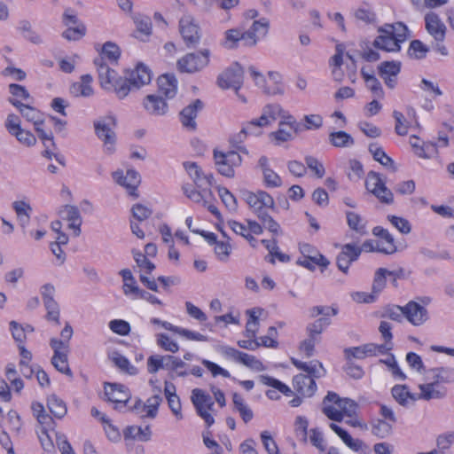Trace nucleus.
I'll use <instances>...</instances> for the list:
<instances>
[{"instance_id":"nucleus-21","label":"nucleus","mask_w":454,"mask_h":454,"mask_svg":"<svg viewBox=\"0 0 454 454\" xmlns=\"http://www.w3.org/2000/svg\"><path fill=\"white\" fill-rule=\"evenodd\" d=\"M426 380H433L438 385L454 383V368L441 366L428 369Z\"/></svg>"},{"instance_id":"nucleus-5","label":"nucleus","mask_w":454,"mask_h":454,"mask_svg":"<svg viewBox=\"0 0 454 454\" xmlns=\"http://www.w3.org/2000/svg\"><path fill=\"white\" fill-rule=\"evenodd\" d=\"M192 402L197 413L204 419L207 427H211L215 423L214 417L210 413L214 406L211 396L202 389L195 388L192 392Z\"/></svg>"},{"instance_id":"nucleus-14","label":"nucleus","mask_w":454,"mask_h":454,"mask_svg":"<svg viewBox=\"0 0 454 454\" xmlns=\"http://www.w3.org/2000/svg\"><path fill=\"white\" fill-rule=\"evenodd\" d=\"M362 253V248L356 244H345L341 247V250L337 255L336 263L338 269L347 274L350 264L356 262Z\"/></svg>"},{"instance_id":"nucleus-34","label":"nucleus","mask_w":454,"mask_h":454,"mask_svg":"<svg viewBox=\"0 0 454 454\" xmlns=\"http://www.w3.org/2000/svg\"><path fill=\"white\" fill-rule=\"evenodd\" d=\"M329 143L340 148L350 147L355 144L354 138L345 131H333L329 134Z\"/></svg>"},{"instance_id":"nucleus-7","label":"nucleus","mask_w":454,"mask_h":454,"mask_svg":"<svg viewBox=\"0 0 454 454\" xmlns=\"http://www.w3.org/2000/svg\"><path fill=\"white\" fill-rule=\"evenodd\" d=\"M300 251L302 256L298 258L297 263L309 270H314L316 265L326 268L330 264V262L309 244H301Z\"/></svg>"},{"instance_id":"nucleus-19","label":"nucleus","mask_w":454,"mask_h":454,"mask_svg":"<svg viewBox=\"0 0 454 454\" xmlns=\"http://www.w3.org/2000/svg\"><path fill=\"white\" fill-rule=\"evenodd\" d=\"M419 394L417 395L418 400L430 401L432 399H442L447 395V388L442 385L436 384L433 380L419 385Z\"/></svg>"},{"instance_id":"nucleus-59","label":"nucleus","mask_w":454,"mask_h":454,"mask_svg":"<svg viewBox=\"0 0 454 454\" xmlns=\"http://www.w3.org/2000/svg\"><path fill=\"white\" fill-rule=\"evenodd\" d=\"M387 272L388 270L385 268H380L375 272L372 290L374 293H380L386 286Z\"/></svg>"},{"instance_id":"nucleus-35","label":"nucleus","mask_w":454,"mask_h":454,"mask_svg":"<svg viewBox=\"0 0 454 454\" xmlns=\"http://www.w3.org/2000/svg\"><path fill=\"white\" fill-rule=\"evenodd\" d=\"M370 425L372 434L379 438H386L392 433L393 425L387 420L372 419Z\"/></svg>"},{"instance_id":"nucleus-46","label":"nucleus","mask_w":454,"mask_h":454,"mask_svg":"<svg viewBox=\"0 0 454 454\" xmlns=\"http://www.w3.org/2000/svg\"><path fill=\"white\" fill-rule=\"evenodd\" d=\"M238 362L256 372H262L265 369L259 359L247 353L241 352Z\"/></svg>"},{"instance_id":"nucleus-27","label":"nucleus","mask_w":454,"mask_h":454,"mask_svg":"<svg viewBox=\"0 0 454 454\" xmlns=\"http://www.w3.org/2000/svg\"><path fill=\"white\" fill-rule=\"evenodd\" d=\"M171 364V355H153L147 359V371L151 374L156 373L160 369L172 371Z\"/></svg>"},{"instance_id":"nucleus-20","label":"nucleus","mask_w":454,"mask_h":454,"mask_svg":"<svg viewBox=\"0 0 454 454\" xmlns=\"http://www.w3.org/2000/svg\"><path fill=\"white\" fill-rule=\"evenodd\" d=\"M404 315L413 325H421L428 318L426 308L412 301L404 306Z\"/></svg>"},{"instance_id":"nucleus-23","label":"nucleus","mask_w":454,"mask_h":454,"mask_svg":"<svg viewBox=\"0 0 454 454\" xmlns=\"http://www.w3.org/2000/svg\"><path fill=\"white\" fill-rule=\"evenodd\" d=\"M177 92V80L173 74H162L158 78V93L167 99L173 98Z\"/></svg>"},{"instance_id":"nucleus-36","label":"nucleus","mask_w":454,"mask_h":454,"mask_svg":"<svg viewBox=\"0 0 454 454\" xmlns=\"http://www.w3.org/2000/svg\"><path fill=\"white\" fill-rule=\"evenodd\" d=\"M330 324L331 319L328 317H320L313 323L309 324L306 327L308 336L319 341L320 334Z\"/></svg>"},{"instance_id":"nucleus-41","label":"nucleus","mask_w":454,"mask_h":454,"mask_svg":"<svg viewBox=\"0 0 454 454\" xmlns=\"http://www.w3.org/2000/svg\"><path fill=\"white\" fill-rule=\"evenodd\" d=\"M268 76L270 81L273 83V86H267V89H265V93L268 95L282 94V75L278 72L270 71L268 73Z\"/></svg>"},{"instance_id":"nucleus-64","label":"nucleus","mask_w":454,"mask_h":454,"mask_svg":"<svg viewBox=\"0 0 454 454\" xmlns=\"http://www.w3.org/2000/svg\"><path fill=\"white\" fill-rule=\"evenodd\" d=\"M10 330L12 332V335L16 342L19 344H23L27 339L26 337V329L16 321L10 322Z\"/></svg>"},{"instance_id":"nucleus-54","label":"nucleus","mask_w":454,"mask_h":454,"mask_svg":"<svg viewBox=\"0 0 454 454\" xmlns=\"http://www.w3.org/2000/svg\"><path fill=\"white\" fill-rule=\"evenodd\" d=\"M109 328L114 333L121 335L126 336L130 332V325L129 324L122 319H114L109 322Z\"/></svg>"},{"instance_id":"nucleus-24","label":"nucleus","mask_w":454,"mask_h":454,"mask_svg":"<svg viewBox=\"0 0 454 454\" xmlns=\"http://www.w3.org/2000/svg\"><path fill=\"white\" fill-rule=\"evenodd\" d=\"M372 234L380 239L381 241V253L385 254H393L396 252L397 248L395 243L394 237L389 233L387 229L381 226H376L372 229Z\"/></svg>"},{"instance_id":"nucleus-10","label":"nucleus","mask_w":454,"mask_h":454,"mask_svg":"<svg viewBox=\"0 0 454 454\" xmlns=\"http://www.w3.org/2000/svg\"><path fill=\"white\" fill-rule=\"evenodd\" d=\"M366 189L375 195L382 203L391 204L394 200L392 192L387 188L380 175L370 172L365 181Z\"/></svg>"},{"instance_id":"nucleus-56","label":"nucleus","mask_w":454,"mask_h":454,"mask_svg":"<svg viewBox=\"0 0 454 454\" xmlns=\"http://www.w3.org/2000/svg\"><path fill=\"white\" fill-rule=\"evenodd\" d=\"M86 33V27L83 24H79L76 27H68L63 33L62 36L68 41H76L81 39Z\"/></svg>"},{"instance_id":"nucleus-17","label":"nucleus","mask_w":454,"mask_h":454,"mask_svg":"<svg viewBox=\"0 0 454 454\" xmlns=\"http://www.w3.org/2000/svg\"><path fill=\"white\" fill-rule=\"evenodd\" d=\"M425 27L434 40H445L447 28L437 13L429 12L426 14Z\"/></svg>"},{"instance_id":"nucleus-61","label":"nucleus","mask_w":454,"mask_h":454,"mask_svg":"<svg viewBox=\"0 0 454 454\" xmlns=\"http://www.w3.org/2000/svg\"><path fill=\"white\" fill-rule=\"evenodd\" d=\"M339 411H342L343 416L352 417L355 415L357 408V404L351 399L341 398L337 404Z\"/></svg>"},{"instance_id":"nucleus-47","label":"nucleus","mask_w":454,"mask_h":454,"mask_svg":"<svg viewBox=\"0 0 454 454\" xmlns=\"http://www.w3.org/2000/svg\"><path fill=\"white\" fill-rule=\"evenodd\" d=\"M43 305L47 311L46 316H45L46 319L48 321L54 322L56 325H59L60 324V322H59L60 310H59V306L58 302L55 301V299L52 301H48L46 302H43Z\"/></svg>"},{"instance_id":"nucleus-4","label":"nucleus","mask_w":454,"mask_h":454,"mask_svg":"<svg viewBox=\"0 0 454 454\" xmlns=\"http://www.w3.org/2000/svg\"><path fill=\"white\" fill-rule=\"evenodd\" d=\"M244 70L239 63H233L217 77V84L223 90L233 89L236 93L243 85Z\"/></svg>"},{"instance_id":"nucleus-50","label":"nucleus","mask_w":454,"mask_h":454,"mask_svg":"<svg viewBox=\"0 0 454 454\" xmlns=\"http://www.w3.org/2000/svg\"><path fill=\"white\" fill-rule=\"evenodd\" d=\"M400 72V64L395 61H385L379 67L380 76H396Z\"/></svg>"},{"instance_id":"nucleus-62","label":"nucleus","mask_w":454,"mask_h":454,"mask_svg":"<svg viewBox=\"0 0 454 454\" xmlns=\"http://www.w3.org/2000/svg\"><path fill=\"white\" fill-rule=\"evenodd\" d=\"M130 86L132 84L129 82V78L123 80L121 77H119L112 89L114 90L119 98H123L129 94Z\"/></svg>"},{"instance_id":"nucleus-51","label":"nucleus","mask_w":454,"mask_h":454,"mask_svg":"<svg viewBox=\"0 0 454 454\" xmlns=\"http://www.w3.org/2000/svg\"><path fill=\"white\" fill-rule=\"evenodd\" d=\"M158 392H160V390H159ZM161 401L162 398L160 393L149 397L145 403L147 405V414H145V416H148L149 419H154L158 414V408Z\"/></svg>"},{"instance_id":"nucleus-33","label":"nucleus","mask_w":454,"mask_h":454,"mask_svg":"<svg viewBox=\"0 0 454 454\" xmlns=\"http://www.w3.org/2000/svg\"><path fill=\"white\" fill-rule=\"evenodd\" d=\"M187 174L198 188H204L205 173L196 162L185 161L183 163Z\"/></svg>"},{"instance_id":"nucleus-45","label":"nucleus","mask_w":454,"mask_h":454,"mask_svg":"<svg viewBox=\"0 0 454 454\" xmlns=\"http://www.w3.org/2000/svg\"><path fill=\"white\" fill-rule=\"evenodd\" d=\"M369 152L372 153L373 159L379 161L383 166L393 165V160L388 157L384 150L377 144H371L369 145Z\"/></svg>"},{"instance_id":"nucleus-11","label":"nucleus","mask_w":454,"mask_h":454,"mask_svg":"<svg viewBox=\"0 0 454 454\" xmlns=\"http://www.w3.org/2000/svg\"><path fill=\"white\" fill-rule=\"evenodd\" d=\"M396 27L394 25H386L384 27H380L378 35L374 42L373 46L377 49L385 51H398L400 50V42L404 39H399L395 36V31Z\"/></svg>"},{"instance_id":"nucleus-30","label":"nucleus","mask_w":454,"mask_h":454,"mask_svg":"<svg viewBox=\"0 0 454 454\" xmlns=\"http://www.w3.org/2000/svg\"><path fill=\"white\" fill-rule=\"evenodd\" d=\"M62 213L65 218L70 223L69 228L73 230L74 235L78 237L81 234L82 217L79 209L75 206L66 205Z\"/></svg>"},{"instance_id":"nucleus-15","label":"nucleus","mask_w":454,"mask_h":454,"mask_svg":"<svg viewBox=\"0 0 454 454\" xmlns=\"http://www.w3.org/2000/svg\"><path fill=\"white\" fill-rule=\"evenodd\" d=\"M105 394L108 401L115 404L114 409H121L127 405L130 399V393L127 387L117 383H108L105 386Z\"/></svg>"},{"instance_id":"nucleus-16","label":"nucleus","mask_w":454,"mask_h":454,"mask_svg":"<svg viewBox=\"0 0 454 454\" xmlns=\"http://www.w3.org/2000/svg\"><path fill=\"white\" fill-rule=\"evenodd\" d=\"M98 73V79L101 87L104 90H112L114 84L118 80L117 73L111 69L104 61L102 57H98L94 60Z\"/></svg>"},{"instance_id":"nucleus-39","label":"nucleus","mask_w":454,"mask_h":454,"mask_svg":"<svg viewBox=\"0 0 454 454\" xmlns=\"http://www.w3.org/2000/svg\"><path fill=\"white\" fill-rule=\"evenodd\" d=\"M354 17L364 24H373L376 22V14L368 4H362L354 11Z\"/></svg>"},{"instance_id":"nucleus-40","label":"nucleus","mask_w":454,"mask_h":454,"mask_svg":"<svg viewBox=\"0 0 454 454\" xmlns=\"http://www.w3.org/2000/svg\"><path fill=\"white\" fill-rule=\"evenodd\" d=\"M241 43V30L238 28L228 29L224 32V38L221 44L229 50L235 49Z\"/></svg>"},{"instance_id":"nucleus-42","label":"nucleus","mask_w":454,"mask_h":454,"mask_svg":"<svg viewBox=\"0 0 454 454\" xmlns=\"http://www.w3.org/2000/svg\"><path fill=\"white\" fill-rule=\"evenodd\" d=\"M155 337L157 345L165 351L176 353L179 350L178 343L171 340L168 335L165 333H158Z\"/></svg>"},{"instance_id":"nucleus-31","label":"nucleus","mask_w":454,"mask_h":454,"mask_svg":"<svg viewBox=\"0 0 454 454\" xmlns=\"http://www.w3.org/2000/svg\"><path fill=\"white\" fill-rule=\"evenodd\" d=\"M391 393L395 400L403 407L408 406L410 401L414 403L418 400L417 395L409 392L405 385H395Z\"/></svg>"},{"instance_id":"nucleus-48","label":"nucleus","mask_w":454,"mask_h":454,"mask_svg":"<svg viewBox=\"0 0 454 454\" xmlns=\"http://www.w3.org/2000/svg\"><path fill=\"white\" fill-rule=\"evenodd\" d=\"M134 22L138 32L149 35L152 33V22L148 16L137 14L134 16Z\"/></svg>"},{"instance_id":"nucleus-28","label":"nucleus","mask_w":454,"mask_h":454,"mask_svg":"<svg viewBox=\"0 0 454 454\" xmlns=\"http://www.w3.org/2000/svg\"><path fill=\"white\" fill-rule=\"evenodd\" d=\"M9 102L19 109L22 116L26 118L27 121L33 122L35 127L43 124V121L41 119V113L37 109L27 104H23L20 101L14 98H9Z\"/></svg>"},{"instance_id":"nucleus-53","label":"nucleus","mask_w":454,"mask_h":454,"mask_svg":"<svg viewBox=\"0 0 454 454\" xmlns=\"http://www.w3.org/2000/svg\"><path fill=\"white\" fill-rule=\"evenodd\" d=\"M101 422L105 425L104 429L107 438L112 442H118L121 439V434L116 427H114L106 416L100 417Z\"/></svg>"},{"instance_id":"nucleus-43","label":"nucleus","mask_w":454,"mask_h":454,"mask_svg":"<svg viewBox=\"0 0 454 454\" xmlns=\"http://www.w3.org/2000/svg\"><path fill=\"white\" fill-rule=\"evenodd\" d=\"M429 48L419 40H413L410 43L408 54L416 59H424Z\"/></svg>"},{"instance_id":"nucleus-52","label":"nucleus","mask_w":454,"mask_h":454,"mask_svg":"<svg viewBox=\"0 0 454 454\" xmlns=\"http://www.w3.org/2000/svg\"><path fill=\"white\" fill-rule=\"evenodd\" d=\"M121 51L119 47L111 42H106L102 48V58H107L111 62H115L119 59Z\"/></svg>"},{"instance_id":"nucleus-60","label":"nucleus","mask_w":454,"mask_h":454,"mask_svg":"<svg viewBox=\"0 0 454 454\" xmlns=\"http://www.w3.org/2000/svg\"><path fill=\"white\" fill-rule=\"evenodd\" d=\"M383 317L396 322H402L405 317L404 306H389L385 309Z\"/></svg>"},{"instance_id":"nucleus-8","label":"nucleus","mask_w":454,"mask_h":454,"mask_svg":"<svg viewBox=\"0 0 454 454\" xmlns=\"http://www.w3.org/2000/svg\"><path fill=\"white\" fill-rule=\"evenodd\" d=\"M209 55L207 49L198 53H188L177 61L178 69L185 73L200 71L208 65Z\"/></svg>"},{"instance_id":"nucleus-22","label":"nucleus","mask_w":454,"mask_h":454,"mask_svg":"<svg viewBox=\"0 0 454 454\" xmlns=\"http://www.w3.org/2000/svg\"><path fill=\"white\" fill-rule=\"evenodd\" d=\"M259 380L261 383H262L263 385L270 386L273 388H275L274 390L266 391V396L270 400H278L280 398V395L278 394L276 390L281 392L282 394L287 396L293 394V391L288 386L269 375H261L259 377Z\"/></svg>"},{"instance_id":"nucleus-57","label":"nucleus","mask_w":454,"mask_h":454,"mask_svg":"<svg viewBox=\"0 0 454 454\" xmlns=\"http://www.w3.org/2000/svg\"><path fill=\"white\" fill-rule=\"evenodd\" d=\"M261 440L268 454H279L278 447L268 431L261 433Z\"/></svg>"},{"instance_id":"nucleus-2","label":"nucleus","mask_w":454,"mask_h":454,"mask_svg":"<svg viewBox=\"0 0 454 454\" xmlns=\"http://www.w3.org/2000/svg\"><path fill=\"white\" fill-rule=\"evenodd\" d=\"M115 125L116 120L113 115H107L94 121L95 133L104 142L105 151L109 154L114 152L116 137L113 129Z\"/></svg>"},{"instance_id":"nucleus-29","label":"nucleus","mask_w":454,"mask_h":454,"mask_svg":"<svg viewBox=\"0 0 454 454\" xmlns=\"http://www.w3.org/2000/svg\"><path fill=\"white\" fill-rule=\"evenodd\" d=\"M281 108L278 105H267L262 108V113L259 118L253 119L256 125H258L261 129L263 127L270 125L274 122L279 113Z\"/></svg>"},{"instance_id":"nucleus-9","label":"nucleus","mask_w":454,"mask_h":454,"mask_svg":"<svg viewBox=\"0 0 454 454\" xmlns=\"http://www.w3.org/2000/svg\"><path fill=\"white\" fill-rule=\"evenodd\" d=\"M50 346L53 350V356L51 357V364L57 371L72 376L71 369L68 364V352L67 344L65 342L58 341L57 338H51L50 340Z\"/></svg>"},{"instance_id":"nucleus-32","label":"nucleus","mask_w":454,"mask_h":454,"mask_svg":"<svg viewBox=\"0 0 454 454\" xmlns=\"http://www.w3.org/2000/svg\"><path fill=\"white\" fill-rule=\"evenodd\" d=\"M346 218L347 223L352 231L361 236L367 234L366 221L360 215L353 211H347Z\"/></svg>"},{"instance_id":"nucleus-25","label":"nucleus","mask_w":454,"mask_h":454,"mask_svg":"<svg viewBox=\"0 0 454 454\" xmlns=\"http://www.w3.org/2000/svg\"><path fill=\"white\" fill-rule=\"evenodd\" d=\"M146 111L153 115H163L168 111V104L159 93L148 95L144 101Z\"/></svg>"},{"instance_id":"nucleus-44","label":"nucleus","mask_w":454,"mask_h":454,"mask_svg":"<svg viewBox=\"0 0 454 454\" xmlns=\"http://www.w3.org/2000/svg\"><path fill=\"white\" fill-rule=\"evenodd\" d=\"M184 194L194 203L201 206H207V200L204 199L201 192L196 190L192 184H185L182 186Z\"/></svg>"},{"instance_id":"nucleus-18","label":"nucleus","mask_w":454,"mask_h":454,"mask_svg":"<svg viewBox=\"0 0 454 454\" xmlns=\"http://www.w3.org/2000/svg\"><path fill=\"white\" fill-rule=\"evenodd\" d=\"M202 108L203 103L200 99H195L192 104L185 106L179 116L182 125L189 130H195L197 126L195 119L199 111Z\"/></svg>"},{"instance_id":"nucleus-63","label":"nucleus","mask_w":454,"mask_h":454,"mask_svg":"<svg viewBox=\"0 0 454 454\" xmlns=\"http://www.w3.org/2000/svg\"><path fill=\"white\" fill-rule=\"evenodd\" d=\"M406 361L412 369L416 370L420 373L426 374V372L427 370L425 369L423 361L418 354L414 352H409L406 355Z\"/></svg>"},{"instance_id":"nucleus-26","label":"nucleus","mask_w":454,"mask_h":454,"mask_svg":"<svg viewBox=\"0 0 454 454\" xmlns=\"http://www.w3.org/2000/svg\"><path fill=\"white\" fill-rule=\"evenodd\" d=\"M152 80L151 71L143 64H138L136 68L131 71L129 76V82L136 89L148 84Z\"/></svg>"},{"instance_id":"nucleus-1","label":"nucleus","mask_w":454,"mask_h":454,"mask_svg":"<svg viewBox=\"0 0 454 454\" xmlns=\"http://www.w3.org/2000/svg\"><path fill=\"white\" fill-rule=\"evenodd\" d=\"M291 361L296 368L306 372V374L301 373L294 377V389L303 397H311L317 390L315 379L323 377L325 374V370L322 364L317 360L305 363L292 358Z\"/></svg>"},{"instance_id":"nucleus-6","label":"nucleus","mask_w":454,"mask_h":454,"mask_svg":"<svg viewBox=\"0 0 454 454\" xmlns=\"http://www.w3.org/2000/svg\"><path fill=\"white\" fill-rule=\"evenodd\" d=\"M242 198L258 217L260 214H266L264 208H272L275 204L273 198L264 191H243Z\"/></svg>"},{"instance_id":"nucleus-38","label":"nucleus","mask_w":454,"mask_h":454,"mask_svg":"<svg viewBox=\"0 0 454 454\" xmlns=\"http://www.w3.org/2000/svg\"><path fill=\"white\" fill-rule=\"evenodd\" d=\"M361 74L366 83L367 88L372 92L375 98H382L384 91L380 81L373 75L366 73L364 69L361 70Z\"/></svg>"},{"instance_id":"nucleus-49","label":"nucleus","mask_w":454,"mask_h":454,"mask_svg":"<svg viewBox=\"0 0 454 454\" xmlns=\"http://www.w3.org/2000/svg\"><path fill=\"white\" fill-rule=\"evenodd\" d=\"M111 358L114 364L120 368L121 371L126 372L129 374H133L135 372V367L130 364L128 358L118 352H114L111 356Z\"/></svg>"},{"instance_id":"nucleus-37","label":"nucleus","mask_w":454,"mask_h":454,"mask_svg":"<svg viewBox=\"0 0 454 454\" xmlns=\"http://www.w3.org/2000/svg\"><path fill=\"white\" fill-rule=\"evenodd\" d=\"M47 406L50 411L57 418L62 419L66 416L67 409L65 402L56 395H51L47 399Z\"/></svg>"},{"instance_id":"nucleus-12","label":"nucleus","mask_w":454,"mask_h":454,"mask_svg":"<svg viewBox=\"0 0 454 454\" xmlns=\"http://www.w3.org/2000/svg\"><path fill=\"white\" fill-rule=\"evenodd\" d=\"M179 31L187 47H195L200 39V30L194 19L184 15L179 21Z\"/></svg>"},{"instance_id":"nucleus-3","label":"nucleus","mask_w":454,"mask_h":454,"mask_svg":"<svg viewBox=\"0 0 454 454\" xmlns=\"http://www.w3.org/2000/svg\"><path fill=\"white\" fill-rule=\"evenodd\" d=\"M215 165L219 174L226 177H233L234 168L242 163V158L238 152L229 151L223 153L214 151Z\"/></svg>"},{"instance_id":"nucleus-58","label":"nucleus","mask_w":454,"mask_h":454,"mask_svg":"<svg viewBox=\"0 0 454 454\" xmlns=\"http://www.w3.org/2000/svg\"><path fill=\"white\" fill-rule=\"evenodd\" d=\"M70 93L74 97H90L93 94V89L90 85H86L82 82H74L70 87Z\"/></svg>"},{"instance_id":"nucleus-55","label":"nucleus","mask_w":454,"mask_h":454,"mask_svg":"<svg viewBox=\"0 0 454 454\" xmlns=\"http://www.w3.org/2000/svg\"><path fill=\"white\" fill-rule=\"evenodd\" d=\"M387 220L395 226L401 233L408 234L411 232V226L408 220L395 215H387Z\"/></svg>"},{"instance_id":"nucleus-13","label":"nucleus","mask_w":454,"mask_h":454,"mask_svg":"<svg viewBox=\"0 0 454 454\" xmlns=\"http://www.w3.org/2000/svg\"><path fill=\"white\" fill-rule=\"evenodd\" d=\"M114 180L121 186L124 187L132 196H137V188L141 182L140 175L135 169H128L124 172L118 169L113 173Z\"/></svg>"}]
</instances>
